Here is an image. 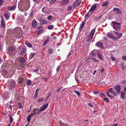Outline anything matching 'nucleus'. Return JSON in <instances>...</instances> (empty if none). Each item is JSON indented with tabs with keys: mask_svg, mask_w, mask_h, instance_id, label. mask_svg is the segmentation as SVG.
Returning a JSON list of instances; mask_svg holds the SVG:
<instances>
[{
	"mask_svg": "<svg viewBox=\"0 0 126 126\" xmlns=\"http://www.w3.org/2000/svg\"><path fill=\"white\" fill-rule=\"evenodd\" d=\"M16 86V83L15 81L13 80H11L8 84V87L10 90H13L14 89Z\"/></svg>",
	"mask_w": 126,
	"mask_h": 126,
	"instance_id": "1",
	"label": "nucleus"
},
{
	"mask_svg": "<svg viewBox=\"0 0 126 126\" xmlns=\"http://www.w3.org/2000/svg\"><path fill=\"white\" fill-rule=\"evenodd\" d=\"M111 23L113 25V28L115 30H118L120 28L121 26L119 23L113 21Z\"/></svg>",
	"mask_w": 126,
	"mask_h": 126,
	"instance_id": "2",
	"label": "nucleus"
},
{
	"mask_svg": "<svg viewBox=\"0 0 126 126\" xmlns=\"http://www.w3.org/2000/svg\"><path fill=\"white\" fill-rule=\"evenodd\" d=\"M95 31V28L91 32L89 35V38L87 39V41L88 42H90L94 35Z\"/></svg>",
	"mask_w": 126,
	"mask_h": 126,
	"instance_id": "3",
	"label": "nucleus"
},
{
	"mask_svg": "<svg viewBox=\"0 0 126 126\" xmlns=\"http://www.w3.org/2000/svg\"><path fill=\"white\" fill-rule=\"evenodd\" d=\"M8 51L9 52V54L10 55H12L13 54H15V52L16 50L14 46L9 47L8 49Z\"/></svg>",
	"mask_w": 126,
	"mask_h": 126,
	"instance_id": "4",
	"label": "nucleus"
},
{
	"mask_svg": "<svg viewBox=\"0 0 126 126\" xmlns=\"http://www.w3.org/2000/svg\"><path fill=\"white\" fill-rule=\"evenodd\" d=\"M40 112V110H39L38 109L34 108L33 110L32 113L31 114V116H32L35 114H39Z\"/></svg>",
	"mask_w": 126,
	"mask_h": 126,
	"instance_id": "5",
	"label": "nucleus"
},
{
	"mask_svg": "<svg viewBox=\"0 0 126 126\" xmlns=\"http://www.w3.org/2000/svg\"><path fill=\"white\" fill-rule=\"evenodd\" d=\"M24 5L25 9L27 10L30 6V4L29 1L28 0H25L23 3Z\"/></svg>",
	"mask_w": 126,
	"mask_h": 126,
	"instance_id": "6",
	"label": "nucleus"
},
{
	"mask_svg": "<svg viewBox=\"0 0 126 126\" xmlns=\"http://www.w3.org/2000/svg\"><path fill=\"white\" fill-rule=\"evenodd\" d=\"M48 105V103L45 104L40 107L39 108L40 111V112L45 110L47 107Z\"/></svg>",
	"mask_w": 126,
	"mask_h": 126,
	"instance_id": "7",
	"label": "nucleus"
},
{
	"mask_svg": "<svg viewBox=\"0 0 126 126\" xmlns=\"http://www.w3.org/2000/svg\"><path fill=\"white\" fill-rule=\"evenodd\" d=\"M70 0H62L60 1L63 6H66L70 2Z\"/></svg>",
	"mask_w": 126,
	"mask_h": 126,
	"instance_id": "8",
	"label": "nucleus"
},
{
	"mask_svg": "<svg viewBox=\"0 0 126 126\" xmlns=\"http://www.w3.org/2000/svg\"><path fill=\"white\" fill-rule=\"evenodd\" d=\"M107 36L113 40H116V37L113 36V35L111 33L108 32L107 34Z\"/></svg>",
	"mask_w": 126,
	"mask_h": 126,
	"instance_id": "9",
	"label": "nucleus"
},
{
	"mask_svg": "<svg viewBox=\"0 0 126 126\" xmlns=\"http://www.w3.org/2000/svg\"><path fill=\"white\" fill-rule=\"evenodd\" d=\"M39 22L41 25H42L44 24H46L47 23V20L42 18H40L39 20Z\"/></svg>",
	"mask_w": 126,
	"mask_h": 126,
	"instance_id": "10",
	"label": "nucleus"
},
{
	"mask_svg": "<svg viewBox=\"0 0 126 126\" xmlns=\"http://www.w3.org/2000/svg\"><path fill=\"white\" fill-rule=\"evenodd\" d=\"M99 70L101 72V78H104L105 77V73L103 68L102 67H100L99 69Z\"/></svg>",
	"mask_w": 126,
	"mask_h": 126,
	"instance_id": "11",
	"label": "nucleus"
},
{
	"mask_svg": "<svg viewBox=\"0 0 126 126\" xmlns=\"http://www.w3.org/2000/svg\"><path fill=\"white\" fill-rule=\"evenodd\" d=\"M10 12H8L7 13H4V16L6 20H8L9 19L10 17Z\"/></svg>",
	"mask_w": 126,
	"mask_h": 126,
	"instance_id": "12",
	"label": "nucleus"
},
{
	"mask_svg": "<svg viewBox=\"0 0 126 126\" xmlns=\"http://www.w3.org/2000/svg\"><path fill=\"white\" fill-rule=\"evenodd\" d=\"M96 46L99 47L102 49L103 48H104L103 47V43L100 41H99V42L97 43L96 44Z\"/></svg>",
	"mask_w": 126,
	"mask_h": 126,
	"instance_id": "13",
	"label": "nucleus"
},
{
	"mask_svg": "<svg viewBox=\"0 0 126 126\" xmlns=\"http://www.w3.org/2000/svg\"><path fill=\"white\" fill-rule=\"evenodd\" d=\"M97 4L96 3H95L93 5L89 10V11H94L96 8V5Z\"/></svg>",
	"mask_w": 126,
	"mask_h": 126,
	"instance_id": "14",
	"label": "nucleus"
},
{
	"mask_svg": "<svg viewBox=\"0 0 126 126\" xmlns=\"http://www.w3.org/2000/svg\"><path fill=\"white\" fill-rule=\"evenodd\" d=\"M16 4L15 3V4L12 6L8 7V9L9 11L14 10L16 8Z\"/></svg>",
	"mask_w": 126,
	"mask_h": 126,
	"instance_id": "15",
	"label": "nucleus"
},
{
	"mask_svg": "<svg viewBox=\"0 0 126 126\" xmlns=\"http://www.w3.org/2000/svg\"><path fill=\"white\" fill-rule=\"evenodd\" d=\"M113 11L114 12H116L117 14H121L122 12L121 10L118 8H114L113 9Z\"/></svg>",
	"mask_w": 126,
	"mask_h": 126,
	"instance_id": "16",
	"label": "nucleus"
},
{
	"mask_svg": "<svg viewBox=\"0 0 126 126\" xmlns=\"http://www.w3.org/2000/svg\"><path fill=\"white\" fill-rule=\"evenodd\" d=\"M1 27L3 28H5V21L3 17H1Z\"/></svg>",
	"mask_w": 126,
	"mask_h": 126,
	"instance_id": "17",
	"label": "nucleus"
},
{
	"mask_svg": "<svg viewBox=\"0 0 126 126\" xmlns=\"http://www.w3.org/2000/svg\"><path fill=\"white\" fill-rule=\"evenodd\" d=\"M79 1V0H76L75 1L72 5V6L73 8L76 7L77 6H78Z\"/></svg>",
	"mask_w": 126,
	"mask_h": 126,
	"instance_id": "18",
	"label": "nucleus"
},
{
	"mask_svg": "<svg viewBox=\"0 0 126 126\" xmlns=\"http://www.w3.org/2000/svg\"><path fill=\"white\" fill-rule=\"evenodd\" d=\"M37 25V21L35 20H33L32 22V25L33 28H35Z\"/></svg>",
	"mask_w": 126,
	"mask_h": 126,
	"instance_id": "19",
	"label": "nucleus"
},
{
	"mask_svg": "<svg viewBox=\"0 0 126 126\" xmlns=\"http://www.w3.org/2000/svg\"><path fill=\"white\" fill-rule=\"evenodd\" d=\"M115 89L117 93L119 94L121 89V86H117L115 87Z\"/></svg>",
	"mask_w": 126,
	"mask_h": 126,
	"instance_id": "20",
	"label": "nucleus"
},
{
	"mask_svg": "<svg viewBox=\"0 0 126 126\" xmlns=\"http://www.w3.org/2000/svg\"><path fill=\"white\" fill-rule=\"evenodd\" d=\"M86 22V20H84L82 22L81 24L80 27L79 28V30L81 31L83 27H84Z\"/></svg>",
	"mask_w": 126,
	"mask_h": 126,
	"instance_id": "21",
	"label": "nucleus"
},
{
	"mask_svg": "<svg viewBox=\"0 0 126 126\" xmlns=\"http://www.w3.org/2000/svg\"><path fill=\"white\" fill-rule=\"evenodd\" d=\"M42 11L44 13H48V10L47 7H45L42 8Z\"/></svg>",
	"mask_w": 126,
	"mask_h": 126,
	"instance_id": "22",
	"label": "nucleus"
},
{
	"mask_svg": "<svg viewBox=\"0 0 126 126\" xmlns=\"http://www.w3.org/2000/svg\"><path fill=\"white\" fill-rule=\"evenodd\" d=\"M35 53H30L29 58L30 59H32L34 58L35 56Z\"/></svg>",
	"mask_w": 126,
	"mask_h": 126,
	"instance_id": "23",
	"label": "nucleus"
},
{
	"mask_svg": "<svg viewBox=\"0 0 126 126\" xmlns=\"http://www.w3.org/2000/svg\"><path fill=\"white\" fill-rule=\"evenodd\" d=\"M90 11H89V12L87 13L85 16V17L86 18H87V19H88L89 17H90V15H91L92 14V13H90Z\"/></svg>",
	"mask_w": 126,
	"mask_h": 126,
	"instance_id": "24",
	"label": "nucleus"
},
{
	"mask_svg": "<svg viewBox=\"0 0 126 126\" xmlns=\"http://www.w3.org/2000/svg\"><path fill=\"white\" fill-rule=\"evenodd\" d=\"M97 55L98 57L99 58L100 60L102 61L103 60V59L102 55L101 54L99 53H98L97 54Z\"/></svg>",
	"mask_w": 126,
	"mask_h": 126,
	"instance_id": "25",
	"label": "nucleus"
},
{
	"mask_svg": "<svg viewBox=\"0 0 126 126\" xmlns=\"http://www.w3.org/2000/svg\"><path fill=\"white\" fill-rule=\"evenodd\" d=\"M15 34L16 37L17 38H21L22 37L21 34L19 32H18L16 33Z\"/></svg>",
	"mask_w": 126,
	"mask_h": 126,
	"instance_id": "26",
	"label": "nucleus"
},
{
	"mask_svg": "<svg viewBox=\"0 0 126 126\" xmlns=\"http://www.w3.org/2000/svg\"><path fill=\"white\" fill-rule=\"evenodd\" d=\"M31 114L29 115H28L26 118L27 120L28 121V122H30V120L32 119V118L31 117Z\"/></svg>",
	"mask_w": 126,
	"mask_h": 126,
	"instance_id": "27",
	"label": "nucleus"
},
{
	"mask_svg": "<svg viewBox=\"0 0 126 126\" xmlns=\"http://www.w3.org/2000/svg\"><path fill=\"white\" fill-rule=\"evenodd\" d=\"M90 61V59H88L85 61L83 63V64L85 65L86 64L89 63Z\"/></svg>",
	"mask_w": 126,
	"mask_h": 126,
	"instance_id": "28",
	"label": "nucleus"
},
{
	"mask_svg": "<svg viewBox=\"0 0 126 126\" xmlns=\"http://www.w3.org/2000/svg\"><path fill=\"white\" fill-rule=\"evenodd\" d=\"M25 43L26 45L29 47H31L32 46V45L30 43H28L27 41H26Z\"/></svg>",
	"mask_w": 126,
	"mask_h": 126,
	"instance_id": "29",
	"label": "nucleus"
},
{
	"mask_svg": "<svg viewBox=\"0 0 126 126\" xmlns=\"http://www.w3.org/2000/svg\"><path fill=\"white\" fill-rule=\"evenodd\" d=\"M108 1H105L104 2L103 4L101 6L103 7L104 6H107L108 4Z\"/></svg>",
	"mask_w": 126,
	"mask_h": 126,
	"instance_id": "30",
	"label": "nucleus"
},
{
	"mask_svg": "<svg viewBox=\"0 0 126 126\" xmlns=\"http://www.w3.org/2000/svg\"><path fill=\"white\" fill-rule=\"evenodd\" d=\"M26 52L25 49V48H23L20 53V54L21 55H23Z\"/></svg>",
	"mask_w": 126,
	"mask_h": 126,
	"instance_id": "31",
	"label": "nucleus"
},
{
	"mask_svg": "<svg viewBox=\"0 0 126 126\" xmlns=\"http://www.w3.org/2000/svg\"><path fill=\"white\" fill-rule=\"evenodd\" d=\"M25 61V59L23 57H21L19 60L20 62L24 63Z\"/></svg>",
	"mask_w": 126,
	"mask_h": 126,
	"instance_id": "32",
	"label": "nucleus"
},
{
	"mask_svg": "<svg viewBox=\"0 0 126 126\" xmlns=\"http://www.w3.org/2000/svg\"><path fill=\"white\" fill-rule=\"evenodd\" d=\"M122 36V33H120L119 34L117 35V37H116V40L119 39Z\"/></svg>",
	"mask_w": 126,
	"mask_h": 126,
	"instance_id": "33",
	"label": "nucleus"
},
{
	"mask_svg": "<svg viewBox=\"0 0 126 126\" xmlns=\"http://www.w3.org/2000/svg\"><path fill=\"white\" fill-rule=\"evenodd\" d=\"M125 95V93L124 92H121L120 98H123L124 97Z\"/></svg>",
	"mask_w": 126,
	"mask_h": 126,
	"instance_id": "34",
	"label": "nucleus"
},
{
	"mask_svg": "<svg viewBox=\"0 0 126 126\" xmlns=\"http://www.w3.org/2000/svg\"><path fill=\"white\" fill-rule=\"evenodd\" d=\"M18 82L20 83H22L24 80L23 78H19V79H18Z\"/></svg>",
	"mask_w": 126,
	"mask_h": 126,
	"instance_id": "35",
	"label": "nucleus"
},
{
	"mask_svg": "<svg viewBox=\"0 0 126 126\" xmlns=\"http://www.w3.org/2000/svg\"><path fill=\"white\" fill-rule=\"evenodd\" d=\"M49 41V39L48 38L45 41V42L44 43V44L43 45V46H44Z\"/></svg>",
	"mask_w": 126,
	"mask_h": 126,
	"instance_id": "36",
	"label": "nucleus"
},
{
	"mask_svg": "<svg viewBox=\"0 0 126 126\" xmlns=\"http://www.w3.org/2000/svg\"><path fill=\"white\" fill-rule=\"evenodd\" d=\"M9 119L10 121V123L11 124L13 121V120L12 118L10 115H9Z\"/></svg>",
	"mask_w": 126,
	"mask_h": 126,
	"instance_id": "37",
	"label": "nucleus"
},
{
	"mask_svg": "<svg viewBox=\"0 0 126 126\" xmlns=\"http://www.w3.org/2000/svg\"><path fill=\"white\" fill-rule=\"evenodd\" d=\"M53 51V50L52 48L49 49L48 50V53L49 54H51Z\"/></svg>",
	"mask_w": 126,
	"mask_h": 126,
	"instance_id": "38",
	"label": "nucleus"
},
{
	"mask_svg": "<svg viewBox=\"0 0 126 126\" xmlns=\"http://www.w3.org/2000/svg\"><path fill=\"white\" fill-rule=\"evenodd\" d=\"M43 30H41L38 31L37 32V35H40L41 34V33L43 31Z\"/></svg>",
	"mask_w": 126,
	"mask_h": 126,
	"instance_id": "39",
	"label": "nucleus"
},
{
	"mask_svg": "<svg viewBox=\"0 0 126 126\" xmlns=\"http://www.w3.org/2000/svg\"><path fill=\"white\" fill-rule=\"evenodd\" d=\"M74 92L78 96H80V93L77 91L74 90Z\"/></svg>",
	"mask_w": 126,
	"mask_h": 126,
	"instance_id": "40",
	"label": "nucleus"
},
{
	"mask_svg": "<svg viewBox=\"0 0 126 126\" xmlns=\"http://www.w3.org/2000/svg\"><path fill=\"white\" fill-rule=\"evenodd\" d=\"M45 100V99H43V98H40L38 100V102H41Z\"/></svg>",
	"mask_w": 126,
	"mask_h": 126,
	"instance_id": "41",
	"label": "nucleus"
},
{
	"mask_svg": "<svg viewBox=\"0 0 126 126\" xmlns=\"http://www.w3.org/2000/svg\"><path fill=\"white\" fill-rule=\"evenodd\" d=\"M72 9V7L71 6L69 5L68 7L67 10L68 11H70Z\"/></svg>",
	"mask_w": 126,
	"mask_h": 126,
	"instance_id": "42",
	"label": "nucleus"
},
{
	"mask_svg": "<svg viewBox=\"0 0 126 126\" xmlns=\"http://www.w3.org/2000/svg\"><path fill=\"white\" fill-rule=\"evenodd\" d=\"M93 52V51H92L90 53V55H91L92 57H94L96 56L95 54Z\"/></svg>",
	"mask_w": 126,
	"mask_h": 126,
	"instance_id": "43",
	"label": "nucleus"
},
{
	"mask_svg": "<svg viewBox=\"0 0 126 126\" xmlns=\"http://www.w3.org/2000/svg\"><path fill=\"white\" fill-rule=\"evenodd\" d=\"M37 92H35V95L33 96V98L34 99H35L37 96Z\"/></svg>",
	"mask_w": 126,
	"mask_h": 126,
	"instance_id": "44",
	"label": "nucleus"
},
{
	"mask_svg": "<svg viewBox=\"0 0 126 126\" xmlns=\"http://www.w3.org/2000/svg\"><path fill=\"white\" fill-rule=\"evenodd\" d=\"M53 26L52 25H50L48 26V28L49 29L51 30L53 29Z\"/></svg>",
	"mask_w": 126,
	"mask_h": 126,
	"instance_id": "45",
	"label": "nucleus"
},
{
	"mask_svg": "<svg viewBox=\"0 0 126 126\" xmlns=\"http://www.w3.org/2000/svg\"><path fill=\"white\" fill-rule=\"evenodd\" d=\"M31 81L30 80H29L27 82V85H31Z\"/></svg>",
	"mask_w": 126,
	"mask_h": 126,
	"instance_id": "46",
	"label": "nucleus"
},
{
	"mask_svg": "<svg viewBox=\"0 0 126 126\" xmlns=\"http://www.w3.org/2000/svg\"><path fill=\"white\" fill-rule=\"evenodd\" d=\"M62 88V87H60L59 88L56 90V92H59L61 89Z\"/></svg>",
	"mask_w": 126,
	"mask_h": 126,
	"instance_id": "47",
	"label": "nucleus"
},
{
	"mask_svg": "<svg viewBox=\"0 0 126 126\" xmlns=\"http://www.w3.org/2000/svg\"><path fill=\"white\" fill-rule=\"evenodd\" d=\"M34 72H35L37 74H38L39 75V73H40V71H39L38 70H35L34 71Z\"/></svg>",
	"mask_w": 126,
	"mask_h": 126,
	"instance_id": "48",
	"label": "nucleus"
},
{
	"mask_svg": "<svg viewBox=\"0 0 126 126\" xmlns=\"http://www.w3.org/2000/svg\"><path fill=\"white\" fill-rule=\"evenodd\" d=\"M122 59L123 61H125L126 60V56H123L122 57Z\"/></svg>",
	"mask_w": 126,
	"mask_h": 126,
	"instance_id": "49",
	"label": "nucleus"
},
{
	"mask_svg": "<svg viewBox=\"0 0 126 126\" xmlns=\"http://www.w3.org/2000/svg\"><path fill=\"white\" fill-rule=\"evenodd\" d=\"M111 94H113L114 96H115L116 95V92L113 91L111 93Z\"/></svg>",
	"mask_w": 126,
	"mask_h": 126,
	"instance_id": "50",
	"label": "nucleus"
},
{
	"mask_svg": "<svg viewBox=\"0 0 126 126\" xmlns=\"http://www.w3.org/2000/svg\"><path fill=\"white\" fill-rule=\"evenodd\" d=\"M100 95L101 97H103L104 96H106V95H105V94L102 93H100Z\"/></svg>",
	"mask_w": 126,
	"mask_h": 126,
	"instance_id": "51",
	"label": "nucleus"
},
{
	"mask_svg": "<svg viewBox=\"0 0 126 126\" xmlns=\"http://www.w3.org/2000/svg\"><path fill=\"white\" fill-rule=\"evenodd\" d=\"M112 91V88H110L109 89V92L111 94Z\"/></svg>",
	"mask_w": 126,
	"mask_h": 126,
	"instance_id": "52",
	"label": "nucleus"
},
{
	"mask_svg": "<svg viewBox=\"0 0 126 126\" xmlns=\"http://www.w3.org/2000/svg\"><path fill=\"white\" fill-rule=\"evenodd\" d=\"M103 100L105 101H106V102H109V101L108 100V98H104L103 99Z\"/></svg>",
	"mask_w": 126,
	"mask_h": 126,
	"instance_id": "53",
	"label": "nucleus"
},
{
	"mask_svg": "<svg viewBox=\"0 0 126 126\" xmlns=\"http://www.w3.org/2000/svg\"><path fill=\"white\" fill-rule=\"evenodd\" d=\"M3 3L4 1L2 0H0V6H1Z\"/></svg>",
	"mask_w": 126,
	"mask_h": 126,
	"instance_id": "54",
	"label": "nucleus"
},
{
	"mask_svg": "<svg viewBox=\"0 0 126 126\" xmlns=\"http://www.w3.org/2000/svg\"><path fill=\"white\" fill-rule=\"evenodd\" d=\"M18 106L20 108H22V105L20 103H18Z\"/></svg>",
	"mask_w": 126,
	"mask_h": 126,
	"instance_id": "55",
	"label": "nucleus"
},
{
	"mask_svg": "<svg viewBox=\"0 0 126 126\" xmlns=\"http://www.w3.org/2000/svg\"><path fill=\"white\" fill-rule=\"evenodd\" d=\"M52 17V16L51 15H49L47 17V19L50 20Z\"/></svg>",
	"mask_w": 126,
	"mask_h": 126,
	"instance_id": "56",
	"label": "nucleus"
},
{
	"mask_svg": "<svg viewBox=\"0 0 126 126\" xmlns=\"http://www.w3.org/2000/svg\"><path fill=\"white\" fill-rule=\"evenodd\" d=\"M88 105L89 106L91 107L92 108H93V105H92V104L91 103H89L88 104Z\"/></svg>",
	"mask_w": 126,
	"mask_h": 126,
	"instance_id": "57",
	"label": "nucleus"
},
{
	"mask_svg": "<svg viewBox=\"0 0 126 126\" xmlns=\"http://www.w3.org/2000/svg\"><path fill=\"white\" fill-rule=\"evenodd\" d=\"M55 1L53 0H52L49 2L50 4H52Z\"/></svg>",
	"mask_w": 126,
	"mask_h": 126,
	"instance_id": "58",
	"label": "nucleus"
},
{
	"mask_svg": "<svg viewBox=\"0 0 126 126\" xmlns=\"http://www.w3.org/2000/svg\"><path fill=\"white\" fill-rule=\"evenodd\" d=\"M33 11H32L31 13L30 14V16L31 17H32L33 15Z\"/></svg>",
	"mask_w": 126,
	"mask_h": 126,
	"instance_id": "59",
	"label": "nucleus"
},
{
	"mask_svg": "<svg viewBox=\"0 0 126 126\" xmlns=\"http://www.w3.org/2000/svg\"><path fill=\"white\" fill-rule=\"evenodd\" d=\"M60 66H58L57 67L56 69V71L57 72H58L59 71V70L60 68Z\"/></svg>",
	"mask_w": 126,
	"mask_h": 126,
	"instance_id": "60",
	"label": "nucleus"
},
{
	"mask_svg": "<svg viewBox=\"0 0 126 126\" xmlns=\"http://www.w3.org/2000/svg\"><path fill=\"white\" fill-rule=\"evenodd\" d=\"M99 93V92L96 91H93V93L94 94H98Z\"/></svg>",
	"mask_w": 126,
	"mask_h": 126,
	"instance_id": "61",
	"label": "nucleus"
},
{
	"mask_svg": "<svg viewBox=\"0 0 126 126\" xmlns=\"http://www.w3.org/2000/svg\"><path fill=\"white\" fill-rule=\"evenodd\" d=\"M59 123L60 125L61 126L64 125V124L63 123L62 121H59Z\"/></svg>",
	"mask_w": 126,
	"mask_h": 126,
	"instance_id": "62",
	"label": "nucleus"
},
{
	"mask_svg": "<svg viewBox=\"0 0 126 126\" xmlns=\"http://www.w3.org/2000/svg\"><path fill=\"white\" fill-rule=\"evenodd\" d=\"M111 60L113 61H115V59L113 57H111Z\"/></svg>",
	"mask_w": 126,
	"mask_h": 126,
	"instance_id": "63",
	"label": "nucleus"
},
{
	"mask_svg": "<svg viewBox=\"0 0 126 126\" xmlns=\"http://www.w3.org/2000/svg\"><path fill=\"white\" fill-rule=\"evenodd\" d=\"M92 60L94 62H95V61H97V62H98V60H96V59H95V58H93L92 59Z\"/></svg>",
	"mask_w": 126,
	"mask_h": 126,
	"instance_id": "64",
	"label": "nucleus"
}]
</instances>
